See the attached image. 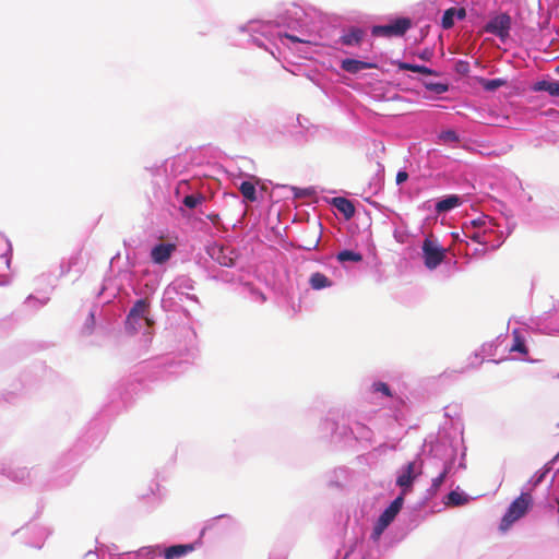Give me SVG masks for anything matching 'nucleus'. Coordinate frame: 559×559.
Returning <instances> with one entry per match:
<instances>
[{
	"instance_id": "37",
	"label": "nucleus",
	"mask_w": 559,
	"mask_h": 559,
	"mask_svg": "<svg viewBox=\"0 0 559 559\" xmlns=\"http://www.w3.org/2000/svg\"><path fill=\"white\" fill-rule=\"evenodd\" d=\"M211 277L217 281H222L225 283H233L238 277L236 276L234 271H227V270H213L211 273Z\"/></svg>"
},
{
	"instance_id": "22",
	"label": "nucleus",
	"mask_w": 559,
	"mask_h": 559,
	"mask_svg": "<svg viewBox=\"0 0 559 559\" xmlns=\"http://www.w3.org/2000/svg\"><path fill=\"white\" fill-rule=\"evenodd\" d=\"M176 251V245L173 242L160 241L155 243L150 251L151 261L156 265L167 263Z\"/></svg>"
},
{
	"instance_id": "3",
	"label": "nucleus",
	"mask_w": 559,
	"mask_h": 559,
	"mask_svg": "<svg viewBox=\"0 0 559 559\" xmlns=\"http://www.w3.org/2000/svg\"><path fill=\"white\" fill-rule=\"evenodd\" d=\"M195 358L193 349L185 355L167 353L141 362L140 369L145 370L150 381H170L185 373Z\"/></svg>"
},
{
	"instance_id": "13",
	"label": "nucleus",
	"mask_w": 559,
	"mask_h": 559,
	"mask_svg": "<svg viewBox=\"0 0 559 559\" xmlns=\"http://www.w3.org/2000/svg\"><path fill=\"white\" fill-rule=\"evenodd\" d=\"M140 380L131 377L120 380L109 393L110 408L120 411L126 408L132 401L133 395L140 390Z\"/></svg>"
},
{
	"instance_id": "31",
	"label": "nucleus",
	"mask_w": 559,
	"mask_h": 559,
	"mask_svg": "<svg viewBox=\"0 0 559 559\" xmlns=\"http://www.w3.org/2000/svg\"><path fill=\"white\" fill-rule=\"evenodd\" d=\"M241 295L252 302L264 304L266 301L265 294L251 283H245L242 285Z\"/></svg>"
},
{
	"instance_id": "43",
	"label": "nucleus",
	"mask_w": 559,
	"mask_h": 559,
	"mask_svg": "<svg viewBox=\"0 0 559 559\" xmlns=\"http://www.w3.org/2000/svg\"><path fill=\"white\" fill-rule=\"evenodd\" d=\"M95 323H96V314H95V309H91L86 319H85V322L82 326V334L83 335H91L94 331V328H95Z\"/></svg>"
},
{
	"instance_id": "54",
	"label": "nucleus",
	"mask_w": 559,
	"mask_h": 559,
	"mask_svg": "<svg viewBox=\"0 0 559 559\" xmlns=\"http://www.w3.org/2000/svg\"><path fill=\"white\" fill-rule=\"evenodd\" d=\"M455 12H456L454 14L455 15V20H463L465 17V15H466L465 10L463 8H461V9H456L455 8Z\"/></svg>"
},
{
	"instance_id": "33",
	"label": "nucleus",
	"mask_w": 559,
	"mask_h": 559,
	"mask_svg": "<svg viewBox=\"0 0 559 559\" xmlns=\"http://www.w3.org/2000/svg\"><path fill=\"white\" fill-rule=\"evenodd\" d=\"M534 92H547L551 96H559V80H540L533 84Z\"/></svg>"
},
{
	"instance_id": "25",
	"label": "nucleus",
	"mask_w": 559,
	"mask_h": 559,
	"mask_svg": "<svg viewBox=\"0 0 559 559\" xmlns=\"http://www.w3.org/2000/svg\"><path fill=\"white\" fill-rule=\"evenodd\" d=\"M46 372L47 367L43 362L34 365L32 370L21 374L22 388L31 389Z\"/></svg>"
},
{
	"instance_id": "60",
	"label": "nucleus",
	"mask_w": 559,
	"mask_h": 559,
	"mask_svg": "<svg viewBox=\"0 0 559 559\" xmlns=\"http://www.w3.org/2000/svg\"><path fill=\"white\" fill-rule=\"evenodd\" d=\"M445 91H447V87L444 85H438L437 92L442 93V92H445Z\"/></svg>"
},
{
	"instance_id": "57",
	"label": "nucleus",
	"mask_w": 559,
	"mask_h": 559,
	"mask_svg": "<svg viewBox=\"0 0 559 559\" xmlns=\"http://www.w3.org/2000/svg\"><path fill=\"white\" fill-rule=\"evenodd\" d=\"M325 424H326V426H328L329 430H331V432H334V430H335V426H336V425H335V423H334V421H328V420H326V423H325Z\"/></svg>"
},
{
	"instance_id": "5",
	"label": "nucleus",
	"mask_w": 559,
	"mask_h": 559,
	"mask_svg": "<svg viewBox=\"0 0 559 559\" xmlns=\"http://www.w3.org/2000/svg\"><path fill=\"white\" fill-rule=\"evenodd\" d=\"M463 233L465 237L485 246L486 249L495 250L503 243L510 231L503 229L501 222L488 215H480L472 219L469 225L465 224Z\"/></svg>"
},
{
	"instance_id": "17",
	"label": "nucleus",
	"mask_w": 559,
	"mask_h": 559,
	"mask_svg": "<svg viewBox=\"0 0 559 559\" xmlns=\"http://www.w3.org/2000/svg\"><path fill=\"white\" fill-rule=\"evenodd\" d=\"M421 251L424 264L430 271L437 269L443 262L447 253L445 248L440 246L432 236L424 239Z\"/></svg>"
},
{
	"instance_id": "1",
	"label": "nucleus",
	"mask_w": 559,
	"mask_h": 559,
	"mask_svg": "<svg viewBox=\"0 0 559 559\" xmlns=\"http://www.w3.org/2000/svg\"><path fill=\"white\" fill-rule=\"evenodd\" d=\"M306 12L301 7L292 3L280 9L272 20L266 22L250 21L237 27V32L247 37L246 41L269 51L274 58L273 47L280 41L295 51L297 57L312 61L314 59V41L309 38L306 24Z\"/></svg>"
},
{
	"instance_id": "63",
	"label": "nucleus",
	"mask_w": 559,
	"mask_h": 559,
	"mask_svg": "<svg viewBox=\"0 0 559 559\" xmlns=\"http://www.w3.org/2000/svg\"><path fill=\"white\" fill-rule=\"evenodd\" d=\"M511 179L516 183L518 182V178L514 177L513 175H511Z\"/></svg>"
},
{
	"instance_id": "59",
	"label": "nucleus",
	"mask_w": 559,
	"mask_h": 559,
	"mask_svg": "<svg viewBox=\"0 0 559 559\" xmlns=\"http://www.w3.org/2000/svg\"><path fill=\"white\" fill-rule=\"evenodd\" d=\"M273 228L276 234H281L286 227H282V225H276Z\"/></svg>"
},
{
	"instance_id": "51",
	"label": "nucleus",
	"mask_w": 559,
	"mask_h": 559,
	"mask_svg": "<svg viewBox=\"0 0 559 559\" xmlns=\"http://www.w3.org/2000/svg\"><path fill=\"white\" fill-rule=\"evenodd\" d=\"M493 347H496L495 343L484 344L481 346V354H484V355H492Z\"/></svg>"
},
{
	"instance_id": "19",
	"label": "nucleus",
	"mask_w": 559,
	"mask_h": 559,
	"mask_svg": "<svg viewBox=\"0 0 559 559\" xmlns=\"http://www.w3.org/2000/svg\"><path fill=\"white\" fill-rule=\"evenodd\" d=\"M511 24V16L508 13H499L489 19L484 26V31L506 43L510 36Z\"/></svg>"
},
{
	"instance_id": "55",
	"label": "nucleus",
	"mask_w": 559,
	"mask_h": 559,
	"mask_svg": "<svg viewBox=\"0 0 559 559\" xmlns=\"http://www.w3.org/2000/svg\"><path fill=\"white\" fill-rule=\"evenodd\" d=\"M308 284L309 286L314 289V272H312L309 276H308Z\"/></svg>"
},
{
	"instance_id": "30",
	"label": "nucleus",
	"mask_w": 559,
	"mask_h": 559,
	"mask_svg": "<svg viewBox=\"0 0 559 559\" xmlns=\"http://www.w3.org/2000/svg\"><path fill=\"white\" fill-rule=\"evenodd\" d=\"M461 198L456 194H449L438 200L435 210L438 214L447 213L461 205Z\"/></svg>"
},
{
	"instance_id": "16",
	"label": "nucleus",
	"mask_w": 559,
	"mask_h": 559,
	"mask_svg": "<svg viewBox=\"0 0 559 559\" xmlns=\"http://www.w3.org/2000/svg\"><path fill=\"white\" fill-rule=\"evenodd\" d=\"M404 503V499L402 496H397L390 504L386 507L383 512L380 514L379 519L374 523L373 530L371 532L370 538L373 542L379 540L383 532L388 528V526L393 522L399 512L401 511Z\"/></svg>"
},
{
	"instance_id": "4",
	"label": "nucleus",
	"mask_w": 559,
	"mask_h": 559,
	"mask_svg": "<svg viewBox=\"0 0 559 559\" xmlns=\"http://www.w3.org/2000/svg\"><path fill=\"white\" fill-rule=\"evenodd\" d=\"M465 447L463 444L462 432L451 435L448 431L439 432L435 442H431L429 456L425 457L426 469L430 466H452L455 467V461L460 453L461 461L457 468H465Z\"/></svg>"
},
{
	"instance_id": "42",
	"label": "nucleus",
	"mask_w": 559,
	"mask_h": 559,
	"mask_svg": "<svg viewBox=\"0 0 559 559\" xmlns=\"http://www.w3.org/2000/svg\"><path fill=\"white\" fill-rule=\"evenodd\" d=\"M401 69L403 70H408V71H412V72H415V73H420V74H424V75H432L435 74V71L431 70L430 68L426 67V66H421V64H413V63H402L401 64Z\"/></svg>"
},
{
	"instance_id": "52",
	"label": "nucleus",
	"mask_w": 559,
	"mask_h": 559,
	"mask_svg": "<svg viewBox=\"0 0 559 559\" xmlns=\"http://www.w3.org/2000/svg\"><path fill=\"white\" fill-rule=\"evenodd\" d=\"M408 178V174L404 170H400L396 175V183L397 185H401L403 182H405Z\"/></svg>"
},
{
	"instance_id": "18",
	"label": "nucleus",
	"mask_w": 559,
	"mask_h": 559,
	"mask_svg": "<svg viewBox=\"0 0 559 559\" xmlns=\"http://www.w3.org/2000/svg\"><path fill=\"white\" fill-rule=\"evenodd\" d=\"M97 545L94 550H88L84 554V558H94V559H138L142 558L140 556L139 550L136 551H126L118 552V547L112 544L111 546L100 544L96 542Z\"/></svg>"
},
{
	"instance_id": "62",
	"label": "nucleus",
	"mask_w": 559,
	"mask_h": 559,
	"mask_svg": "<svg viewBox=\"0 0 559 559\" xmlns=\"http://www.w3.org/2000/svg\"><path fill=\"white\" fill-rule=\"evenodd\" d=\"M8 284H9L8 280L0 282V286H4V285H8Z\"/></svg>"
},
{
	"instance_id": "28",
	"label": "nucleus",
	"mask_w": 559,
	"mask_h": 559,
	"mask_svg": "<svg viewBox=\"0 0 559 559\" xmlns=\"http://www.w3.org/2000/svg\"><path fill=\"white\" fill-rule=\"evenodd\" d=\"M27 531H32L34 534V539L27 540L26 545L40 549L44 546L45 539L50 535V531L47 527L38 526V525H27Z\"/></svg>"
},
{
	"instance_id": "6",
	"label": "nucleus",
	"mask_w": 559,
	"mask_h": 559,
	"mask_svg": "<svg viewBox=\"0 0 559 559\" xmlns=\"http://www.w3.org/2000/svg\"><path fill=\"white\" fill-rule=\"evenodd\" d=\"M106 435V427L100 418L92 419L85 432L79 437L75 444L67 453H63L59 460L62 464H67L66 471L70 469L73 473V468L79 463L80 459L87 454L90 451L96 449L103 441Z\"/></svg>"
},
{
	"instance_id": "20",
	"label": "nucleus",
	"mask_w": 559,
	"mask_h": 559,
	"mask_svg": "<svg viewBox=\"0 0 559 559\" xmlns=\"http://www.w3.org/2000/svg\"><path fill=\"white\" fill-rule=\"evenodd\" d=\"M138 498L140 508L147 513L154 511L163 501L159 484L152 480L145 492L140 493Z\"/></svg>"
},
{
	"instance_id": "45",
	"label": "nucleus",
	"mask_w": 559,
	"mask_h": 559,
	"mask_svg": "<svg viewBox=\"0 0 559 559\" xmlns=\"http://www.w3.org/2000/svg\"><path fill=\"white\" fill-rule=\"evenodd\" d=\"M455 8H450L443 12L441 19V25L444 29H449L454 25L455 22Z\"/></svg>"
},
{
	"instance_id": "29",
	"label": "nucleus",
	"mask_w": 559,
	"mask_h": 559,
	"mask_svg": "<svg viewBox=\"0 0 559 559\" xmlns=\"http://www.w3.org/2000/svg\"><path fill=\"white\" fill-rule=\"evenodd\" d=\"M341 68L345 72H348L350 74H357L362 70H368V69L374 68V63L347 58V59L342 60Z\"/></svg>"
},
{
	"instance_id": "41",
	"label": "nucleus",
	"mask_w": 559,
	"mask_h": 559,
	"mask_svg": "<svg viewBox=\"0 0 559 559\" xmlns=\"http://www.w3.org/2000/svg\"><path fill=\"white\" fill-rule=\"evenodd\" d=\"M337 259L340 262H360L362 260V255L359 252H355L353 250H342L337 254Z\"/></svg>"
},
{
	"instance_id": "38",
	"label": "nucleus",
	"mask_w": 559,
	"mask_h": 559,
	"mask_svg": "<svg viewBox=\"0 0 559 559\" xmlns=\"http://www.w3.org/2000/svg\"><path fill=\"white\" fill-rule=\"evenodd\" d=\"M459 141V134L451 129L443 130L438 134V142L441 144H456Z\"/></svg>"
},
{
	"instance_id": "34",
	"label": "nucleus",
	"mask_w": 559,
	"mask_h": 559,
	"mask_svg": "<svg viewBox=\"0 0 559 559\" xmlns=\"http://www.w3.org/2000/svg\"><path fill=\"white\" fill-rule=\"evenodd\" d=\"M289 72L297 76H305L314 83V64L313 63H294Z\"/></svg>"
},
{
	"instance_id": "35",
	"label": "nucleus",
	"mask_w": 559,
	"mask_h": 559,
	"mask_svg": "<svg viewBox=\"0 0 559 559\" xmlns=\"http://www.w3.org/2000/svg\"><path fill=\"white\" fill-rule=\"evenodd\" d=\"M468 501V497L457 487L451 490L445 497V504L448 506H463Z\"/></svg>"
},
{
	"instance_id": "48",
	"label": "nucleus",
	"mask_w": 559,
	"mask_h": 559,
	"mask_svg": "<svg viewBox=\"0 0 559 559\" xmlns=\"http://www.w3.org/2000/svg\"><path fill=\"white\" fill-rule=\"evenodd\" d=\"M329 286H331V282L329 281V278L325 275L317 272V276H316L317 290L329 287Z\"/></svg>"
},
{
	"instance_id": "61",
	"label": "nucleus",
	"mask_w": 559,
	"mask_h": 559,
	"mask_svg": "<svg viewBox=\"0 0 559 559\" xmlns=\"http://www.w3.org/2000/svg\"><path fill=\"white\" fill-rule=\"evenodd\" d=\"M269 559H285V558H284V556L278 555V556H271Z\"/></svg>"
},
{
	"instance_id": "58",
	"label": "nucleus",
	"mask_w": 559,
	"mask_h": 559,
	"mask_svg": "<svg viewBox=\"0 0 559 559\" xmlns=\"http://www.w3.org/2000/svg\"><path fill=\"white\" fill-rule=\"evenodd\" d=\"M147 286H148L150 293H153L157 286V283H156V281H151V284Z\"/></svg>"
},
{
	"instance_id": "15",
	"label": "nucleus",
	"mask_w": 559,
	"mask_h": 559,
	"mask_svg": "<svg viewBox=\"0 0 559 559\" xmlns=\"http://www.w3.org/2000/svg\"><path fill=\"white\" fill-rule=\"evenodd\" d=\"M206 252L212 261L217 263L219 266L233 270L238 265L240 254L237 249L229 245L214 242L206 248Z\"/></svg>"
},
{
	"instance_id": "14",
	"label": "nucleus",
	"mask_w": 559,
	"mask_h": 559,
	"mask_svg": "<svg viewBox=\"0 0 559 559\" xmlns=\"http://www.w3.org/2000/svg\"><path fill=\"white\" fill-rule=\"evenodd\" d=\"M532 504V497L528 492H522L507 509L501 519L499 530L507 532L518 520L523 518Z\"/></svg>"
},
{
	"instance_id": "8",
	"label": "nucleus",
	"mask_w": 559,
	"mask_h": 559,
	"mask_svg": "<svg viewBox=\"0 0 559 559\" xmlns=\"http://www.w3.org/2000/svg\"><path fill=\"white\" fill-rule=\"evenodd\" d=\"M204 202V193L188 180H180L170 197L171 205L178 207L182 215L197 212L203 214L202 205Z\"/></svg>"
},
{
	"instance_id": "27",
	"label": "nucleus",
	"mask_w": 559,
	"mask_h": 559,
	"mask_svg": "<svg viewBox=\"0 0 559 559\" xmlns=\"http://www.w3.org/2000/svg\"><path fill=\"white\" fill-rule=\"evenodd\" d=\"M331 204L343 215L344 219L352 222L355 218V206L352 201L343 197H335Z\"/></svg>"
},
{
	"instance_id": "7",
	"label": "nucleus",
	"mask_w": 559,
	"mask_h": 559,
	"mask_svg": "<svg viewBox=\"0 0 559 559\" xmlns=\"http://www.w3.org/2000/svg\"><path fill=\"white\" fill-rule=\"evenodd\" d=\"M154 323L151 317V299L147 296L138 298L130 307L123 321L127 334L134 335L145 325L146 329L142 335L143 343L147 345L152 342L151 325Z\"/></svg>"
},
{
	"instance_id": "26",
	"label": "nucleus",
	"mask_w": 559,
	"mask_h": 559,
	"mask_svg": "<svg viewBox=\"0 0 559 559\" xmlns=\"http://www.w3.org/2000/svg\"><path fill=\"white\" fill-rule=\"evenodd\" d=\"M365 36L366 32L362 28L352 26L340 37V43L348 47H358L361 45Z\"/></svg>"
},
{
	"instance_id": "24",
	"label": "nucleus",
	"mask_w": 559,
	"mask_h": 559,
	"mask_svg": "<svg viewBox=\"0 0 559 559\" xmlns=\"http://www.w3.org/2000/svg\"><path fill=\"white\" fill-rule=\"evenodd\" d=\"M259 179L255 176L247 175V179L242 180L239 185V190L242 198L247 202H257L259 199V192L257 188Z\"/></svg>"
},
{
	"instance_id": "49",
	"label": "nucleus",
	"mask_w": 559,
	"mask_h": 559,
	"mask_svg": "<svg viewBox=\"0 0 559 559\" xmlns=\"http://www.w3.org/2000/svg\"><path fill=\"white\" fill-rule=\"evenodd\" d=\"M503 83L504 82L501 79L488 80L485 84V88L488 91H493V90L500 87L501 85H503Z\"/></svg>"
},
{
	"instance_id": "56",
	"label": "nucleus",
	"mask_w": 559,
	"mask_h": 559,
	"mask_svg": "<svg viewBox=\"0 0 559 559\" xmlns=\"http://www.w3.org/2000/svg\"><path fill=\"white\" fill-rule=\"evenodd\" d=\"M367 212H364V215L360 217L361 221H362V225L364 227L368 226L369 225V218L367 217Z\"/></svg>"
},
{
	"instance_id": "9",
	"label": "nucleus",
	"mask_w": 559,
	"mask_h": 559,
	"mask_svg": "<svg viewBox=\"0 0 559 559\" xmlns=\"http://www.w3.org/2000/svg\"><path fill=\"white\" fill-rule=\"evenodd\" d=\"M195 282L189 277L188 275H180L176 277L164 290V296L162 299V306L164 308L169 307L173 308L179 302H183L186 300L192 301L194 304H199V299L197 295L190 294L191 290H194Z\"/></svg>"
},
{
	"instance_id": "50",
	"label": "nucleus",
	"mask_w": 559,
	"mask_h": 559,
	"mask_svg": "<svg viewBox=\"0 0 559 559\" xmlns=\"http://www.w3.org/2000/svg\"><path fill=\"white\" fill-rule=\"evenodd\" d=\"M352 433L356 439H368L370 437V431L365 426H361L360 430L356 433L353 428H350Z\"/></svg>"
},
{
	"instance_id": "53",
	"label": "nucleus",
	"mask_w": 559,
	"mask_h": 559,
	"mask_svg": "<svg viewBox=\"0 0 559 559\" xmlns=\"http://www.w3.org/2000/svg\"><path fill=\"white\" fill-rule=\"evenodd\" d=\"M15 397H16V395H15L14 392H8L7 394H1L0 395V402L3 400L5 402H8V403H12Z\"/></svg>"
},
{
	"instance_id": "39",
	"label": "nucleus",
	"mask_w": 559,
	"mask_h": 559,
	"mask_svg": "<svg viewBox=\"0 0 559 559\" xmlns=\"http://www.w3.org/2000/svg\"><path fill=\"white\" fill-rule=\"evenodd\" d=\"M370 392L384 397H393L390 386L382 381H374L370 386Z\"/></svg>"
},
{
	"instance_id": "40",
	"label": "nucleus",
	"mask_w": 559,
	"mask_h": 559,
	"mask_svg": "<svg viewBox=\"0 0 559 559\" xmlns=\"http://www.w3.org/2000/svg\"><path fill=\"white\" fill-rule=\"evenodd\" d=\"M289 189L293 191V195L295 199L309 198L314 199V186H309L306 188L292 186Z\"/></svg>"
},
{
	"instance_id": "12",
	"label": "nucleus",
	"mask_w": 559,
	"mask_h": 559,
	"mask_svg": "<svg viewBox=\"0 0 559 559\" xmlns=\"http://www.w3.org/2000/svg\"><path fill=\"white\" fill-rule=\"evenodd\" d=\"M312 128L311 119L301 114L288 116L281 124L282 133L297 145H304L309 142L312 136Z\"/></svg>"
},
{
	"instance_id": "11",
	"label": "nucleus",
	"mask_w": 559,
	"mask_h": 559,
	"mask_svg": "<svg viewBox=\"0 0 559 559\" xmlns=\"http://www.w3.org/2000/svg\"><path fill=\"white\" fill-rule=\"evenodd\" d=\"M426 462L421 455H417L414 460L406 462L395 472V485L400 488V495L404 499L414 489V484L424 473Z\"/></svg>"
},
{
	"instance_id": "46",
	"label": "nucleus",
	"mask_w": 559,
	"mask_h": 559,
	"mask_svg": "<svg viewBox=\"0 0 559 559\" xmlns=\"http://www.w3.org/2000/svg\"><path fill=\"white\" fill-rule=\"evenodd\" d=\"M230 519L231 518L227 514H221V515L212 518L211 520H209L205 523L204 527L201 531L200 536L202 537L204 535L205 531L212 530L219 521H222V520L230 521Z\"/></svg>"
},
{
	"instance_id": "23",
	"label": "nucleus",
	"mask_w": 559,
	"mask_h": 559,
	"mask_svg": "<svg viewBox=\"0 0 559 559\" xmlns=\"http://www.w3.org/2000/svg\"><path fill=\"white\" fill-rule=\"evenodd\" d=\"M436 469H438V473L436 476L431 477V484L430 487L427 489V496L429 498H432L438 495V492L441 490V488L445 485L448 478L455 474L457 467L452 466H433Z\"/></svg>"
},
{
	"instance_id": "36",
	"label": "nucleus",
	"mask_w": 559,
	"mask_h": 559,
	"mask_svg": "<svg viewBox=\"0 0 559 559\" xmlns=\"http://www.w3.org/2000/svg\"><path fill=\"white\" fill-rule=\"evenodd\" d=\"M522 330L514 329L512 332L513 335V344L510 347V352H518L520 354L526 355L527 354V347L525 344V338L522 336L521 333Z\"/></svg>"
},
{
	"instance_id": "2",
	"label": "nucleus",
	"mask_w": 559,
	"mask_h": 559,
	"mask_svg": "<svg viewBox=\"0 0 559 559\" xmlns=\"http://www.w3.org/2000/svg\"><path fill=\"white\" fill-rule=\"evenodd\" d=\"M67 464L58 459L51 467L35 465L31 468L0 463V473L13 483L26 485L37 490L53 489L71 483L74 473L66 471Z\"/></svg>"
},
{
	"instance_id": "47",
	"label": "nucleus",
	"mask_w": 559,
	"mask_h": 559,
	"mask_svg": "<svg viewBox=\"0 0 559 559\" xmlns=\"http://www.w3.org/2000/svg\"><path fill=\"white\" fill-rule=\"evenodd\" d=\"M48 301H49L48 297H46L44 299H37L34 295H29L26 298L25 304L28 306L34 305V307L40 308V307L45 306Z\"/></svg>"
},
{
	"instance_id": "44",
	"label": "nucleus",
	"mask_w": 559,
	"mask_h": 559,
	"mask_svg": "<svg viewBox=\"0 0 559 559\" xmlns=\"http://www.w3.org/2000/svg\"><path fill=\"white\" fill-rule=\"evenodd\" d=\"M549 472V468H545L542 471L536 472L531 479L527 481L525 489L530 490L532 488L537 487L539 484H542Z\"/></svg>"
},
{
	"instance_id": "32",
	"label": "nucleus",
	"mask_w": 559,
	"mask_h": 559,
	"mask_svg": "<svg viewBox=\"0 0 559 559\" xmlns=\"http://www.w3.org/2000/svg\"><path fill=\"white\" fill-rule=\"evenodd\" d=\"M79 253L72 254L68 260H62L59 264V274L55 276L52 282H49L52 288L56 286V282L58 278L66 276L72 269H74L79 263Z\"/></svg>"
},
{
	"instance_id": "10",
	"label": "nucleus",
	"mask_w": 559,
	"mask_h": 559,
	"mask_svg": "<svg viewBox=\"0 0 559 559\" xmlns=\"http://www.w3.org/2000/svg\"><path fill=\"white\" fill-rule=\"evenodd\" d=\"M198 544L199 542L170 545L156 544L141 547L139 554L143 559H181L192 552Z\"/></svg>"
},
{
	"instance_id": "21",
	"label": "nucleus",
	"mask_w": 559,
	"mask_h": 559,
	"mask_svg": "<svg viewBox=\"0 0 559 559\" xmlns=\"http://www.w3.org/2000/svg\"><path fill=\"white\" fill-rule=\"evenodd\" d=\"M409 27V20L406 17H400L385 25H374L371 33L373 36L382 37L402 36Z\"/></svg>"
},
{
	"instance_id": "64",
	"label": "nucleus",
	"mask_w": 559,
	"mask_h": 559,
	"mask_svg": "<svg viewBox=\"0 0 559 559\" xmlns=\"http://www.w3.org/2000/svg\"><path fill=\"white\" fill-rule=\"evenodd\" d=\"M349 552L350 551H346V554L344 555L343 559H347V557L349 556Z\"/></svg>"
}]
</instances>
